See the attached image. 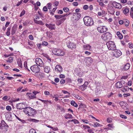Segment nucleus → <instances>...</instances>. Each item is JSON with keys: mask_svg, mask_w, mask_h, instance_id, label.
Instances as JSON below:
<instances>
[{"mask_svg": "<svg viewBox=\"0 0 133 133\" xmlns=\"http://www.w3.org/2000/svg\"><path fill=\"white\" fill-rule=\"evenodd\" d=\"M84 24L87 26H90L94 24V21L92 18L88 16L85 17L83 18Z\"/></svg>", "mask_w": 133, "mask_h": 133, "instance_id": "nucleus-1", "label": "nucleus"}, {"mask_svg": "<svg viewBox=\"0 0 133 133\" xmlns=\"http://www.w3.org/2000/svg\"><path fill=\"white\" fill-rule=\"evenodd\" d=\"M66 43L68 47L71 49H75L76 48V44L71 42L72 39L69 38H68L66 39Z\"/></svg>", "mask_w": 133, "mask_h": 133, "instance_id": "nucleus-2", "label": "nucleus"}, {"mask_svg": "<svg viewBox=\"0 0 133 133\" xmlns=\"http://www.w3.org/2000/svg\"><path fill=\"white\" fill-rule=\"evenodd\" d=\"M112 37V35L110 33L107 32L103 34L101 36V38L103 40L107 41L110 40Z\"/></svg>", "mask_w": 133, "mask_h": 133, "instance_id": "nucleus-3", "label": "nucleus"}, {"mask_svg": "<svg viewBox=\"0 0 133 133\" xmlns=\"http://www.w3.org/2000/svg\"><path fill=\"white\" fill-rule=\"evenodd\" d=\"M108 49L110 50H115L116 47L114 42L112 41H108L106 43Z\"/></svg>", "mask_w": 133, "mask_h": 133, "instance_id": "nucleus-4", "label": "nucleus"}, {"mask_svg": "<svg viewBox=\"0 0 133 133\" xmlns=\"http://www.w3.org/2000/svg\"><path fill=\"white\" fill-rule=\"evenodd\" d=\"M52 53L54 55L59 56H63L64 55V52L61 49H55L52 50Z\"/></svg>", "mask_w": 133, "mask_h": 133, "instance_id": "nucleus-5", "label": "nucleus"}, {"mask_svg": "<svg viewBox=\"0 0 133 133\" xmlns=\"http://www.w3.org/2000/svg\"><path fill=\"white\" fill-rule=\"evenodd\" d=\"M30 69L31 71L35 74L39 72L40 71V69L38 66L37 65H34L30 67Z\"/></svg>", "mask_w": 133, "mask_h": 133, "instance_id": "nucleus-6", "label": "nucleus"}, {"mask_svg": "<svg viewBox=\"0 0 133 133\" xmlns=\"http://www.w3.org/2000/svg\"><path fill=\"white\" fill-rule=\"evenodd\" d=\"M28 116H33L36 113V110L30 107H28Z\"/></svg>", "mask_w": 133, "mask_h": 133, "instance_id": "nucleus-7", "label": "nucleus"}, {"mask_svg": "<svg viewBox=\"0 0 133 133\" xmlns=\"http://www.w3.org/2000/svg\"><path fill=\"white\" fill-rule=\"evenodd\" d=\"M98 31L101 33H103L107 30V28L105 26H101L97 28Z\"/></svg>", "mask_w": 133, "mask_h": 133, "instance_id": "nucleus-8", "label": "nucleus"}, {"mask_svg": "<svg viewBox=\"0 0 133 133\" xmlns=\"http://www.w3.org/2000/svg\"><path fill=\"white\" fill-rule=\"evenodd\" d=\"M112 5L115 8L117 9H121L122 8V6L121 4L118 3L115 1L113 2L112 3Z\"/></svg>", "mask_w": 133, "mask_h": 133, "instance_id": "nucleus-9", "label": "nucleus"}, {"mask_svg": "<svg viewBox=\"0 0 133 133\" xmlns=\"http://www.w3.org/2000/svg\"><path fill=\"white\" fill-rule=\"evenodd\" d=\"M25 104L24 103H20L17 104L16 106V108L17 109L21 110L25 108Z\"/></svg>", "mask_w": 133, "mask_h": 133, "instance_id": "nucleus-10", "label": "nucleus"}, {"mask_svg": "<svg viewBox=\"0 0 133 133\" xmlns=\"http://www.w3.org/2000/svg\"><path fill=\"white\" fill-rule=\"evenodd\" d=\"M35 75L39 79L44 78L45 76V74L44 73L39 72L35 74Z\"/></svg>", "mask_w": 133, "mask_h": 133, "instance_id": "nucleus-11", "label": "nucleus"}, {"mask_svg": "<svg viewBox=\"0 0 133 133\" xmlns=\"http://www.w3.org/2000/svg\"><path fill=\"white\" fill-rule=\"evenodd\" d=\"M35 62L37 65L41 66L43 65V63L41 59H35Z\"/></svg>", "mask_w": 133, "mask_h": 133, "instance_id": "nucleus-12", "label": "nucleus"}, {"mask_svg": "<svg viewBox=\"0 0 133 133\" xmlns=\"http://www.w3.org/2000/svg\"><path fill=\"white\" fill-rule=\"evenodd\" d=\"M62 68L59 65H57L55 68V70L57 72V73H61L62 71Z\"/></svg>", "mask_w": 133, "mask_h": 133, "instance_id": "nucleus-13", "label": "nucleus"}, {"mask_svg": "<svg viewBox=\"0 0 133 133\" xmlns=\"http://www.w3.org/2000/svg\"><path fill=\"white\" fill-rule=\"evenodd\" d=\"M78 20V18H77L76 17H72L71 18V21L73 24L75 26L77 25L76 23Z\"/></svg>", "mask_w": 133, "mask_h": 133, "instance_id": "nucleus-14", "label": "nucleus"}, {"mask_svg": "<svg viewBox=\"0 0 133 133\" xmlns=\"http://www.w3.org/2000/svg\"><path fill=\"white\" fill-rule=\"evenodd\" d=\"M26 95L28 96L30 99H32L35 98L36 97L33 92L32 93H27Z\"/></svg>", "mask_w": 133, "mask_h": 133, "instance_id": "nucleus-15", "label": "nucleus"}, {"mask_svg": "<svg viewBox=\"0 0 133 133\" xmlns=\"http://www.w3.org/2000/svg\"><path fill=\"white\" fill-rule=\"evenodd\" d=\"M1 125L2 129V127H4L6 129H8L9 127L6 124L3 120L2 121Z\"/></svg>", "mask_w": 133, "mask_h": 133, "instance_id": "nucleus-16", "label": "nucleus"}, {"mask_svg": "<svg viewBox=\"0 0 133 133\" xmlns=\"http://www.w3.org/2000/svg\"><path fill=\"white\" fill-rule=\"evenodd\" d=\"M121 55L122 52L119 50H117L115 53L114 54L115 57L116 58L119 57Z\"/></svg>", "mask_w": 133, "mask_h": 133, "instance_id": "nucleus-17", "label": "nucleus"}, {"mask_svg": "<svg viewBox=\"0 0 133 133\" xmlns=\"http://www.w3.org/2000/svg\"><path fill=\"white\" fill-rule=\"evenodd\" d=\"M44 70L45 72L49 73L50 70V68L49 66H44Z\"/></svg>", "mask_w": 133, "mask_h": 133, "instance_id": "nucleus-18", "label": "nucleus"}, {"mask_svg": "<svg viewBox=\"0 0 133 133\" xmlns=\"http://www.w3.org/2000/svg\"><path fill=\"white\" fill-rule=\"evenodd\" d=\"M91 46L89 44H85L83 45V49L84 50H90Z\"/></svg>", "mask_w": 133, "mask_h": 133, "instance_id": "nucleus-19", "label": "nucleus"}, {"mask_svg": "<svg viewBox=\"0 0 133 133\" xmlns=\"http://www.w3.org/2000/svg\"><path fill=\"white\" fill-rule=\"evenodd\" d=\"M17 28L16 26H13L12 28L11 33L12 35H13L15 33L17 30Z\"/></svg>", "mask_w": 133, "mask_h": 133, "instance_id": "nucleus-20", "label": "nucleus"}, {"mask_svg": "<svg viewBox=\"0 0 133 133\" xmlns=\"http://www.w3.org/2000/svg\"><path fill=\"white\" fill-rule=\"evenodd\" d=\"M122 85L120 82H118L116 84V87L118 88H120L122 87Z\"/></svg>", "mask_w": 133, "mask_h": 133, "instance_id": "nucleus-21", "label": "nucleus"}, {"mask_svg": "<svg viewBox=\"0 0 133 133\" xmlns=\"http://www.w3.org/2000/svg\"><path fill=\"white\" fill-rule=\"evenodd\" d=\"M87 87V86L83 84L82 85L79 86V89L81 91H83L86 89Z\"/></svg>", "mask_w": 133, "mask_h": 133, "instance_id": "nucleus-22", "label": "nucleus"}, {"mask_svg": "<svg viewBox=\"0 0 133 133\" xmlns=\"http://www.w3.org/2000/svg\"><path fill=\"white\" fill-rule=\"evenodd\" d=\"M56 107L57 110L63 112L65 111L64 109L62 107L58 105H57Z\"/></svg>", "mask_w": 133, "mask_h": 133, "instance_id": "nucleus-23", "label": "nucleus"}, {"mask_svg": "<svg viewBox=\"0 0 133 133\" xmlns=\"http://www.w3.org/2000/svg\"><path fill=\"white\" fill-rule=\"evenodd\" d=\"M17 63L18 64L19 67L22 68V61L21 59H17Z\"/></svg>", "mask_w": 133, "mask_h": 133, "instance_id": "nucleus-24", "label": "nucleus"}, {"mask_svg": "<svg viewBox=\"0 0 133 133\" xmlns=\"http://www.w3.org/2000/svg\"><path fill=\"white\" fill-rule=\"evenodd\" d=\"M130 64L128 63H127L125 65L124 68L125 70H127L130 68Z\"/></svg>", "mask_w": 133, "mask_h": 133, "instance_id": "nucleus-25", "label": "nucleus"}, {"mask_svg": "<svg viewBox=\"0 0 133 133\" xmlns=\"http://www.w3.org/2000/svg\"><path fill=\"white\" fill-rule=\"evenodd\" d=\"M65 118L66 119L68 118H72V115L69 113L68 114H67L66 115L64 116Z\"/></svg>", "mask_w": 133, "mask_h": 133, "instance_id": "nucleus-26", "label": "nucleus"}, {"mask_svg": "<svg viewBox=\"0 0 133 133\" xmlns=\"http://www.w3.org/2000/svg\"><path fill=\"white\" fill-rule=\"evenodd\" d=\"M11 29V27H9L7 29V31L6 33V35L8 36H9L10 34V30Z\"/></svg>", "mask_w": 133, "mask_h": 133, "instance_id": "nucleus-27", "label": "nucleus"}, {"mask_svg": "<svg viewBox=\"0 0 133 133\" xmlns=\"http://www.w3.org/2000/svg\"><path fill=\"white\" fill-rule=\"evenodd\" d=\"M102 125L101 124H100L99 123H97V122H96L94 123V124L92 125V127H101Z\"/></svg>", "mask_w": 133, "mask_h": 133, "instance_id": "nucleus-28", "label": "nucleus"}, {"mask_svg": "<svg viewBox=\"0 0 133 133\" xmlns=\"http://www.w3.org/2000/svg\"><path fill=\"white\" fill-rule=\"evenodd\" d=\"M117 35L118 36L120 39H122L123 38V36L120 33V32L119 31L117 32Z\"/></svg>", "mask_w": 133, "mask_h": 133, "instance_id": "nucleus-29", "label": "nucleus"}, {"mask_svg": "<svg viewBox=\"0 0 133 133\" xmlns=\"http://www.w3.org/2000/svg\"><path fill=\"white\" fill-rule=\"evenodd\" d=\"M71 105L74 106L75 107H78V105L75 103L74 101H71Z\"/></svg>", "mask_w": 133, "mask_h": 133, "instance_id": "nucleus-30", "label": "nucleus"}, {"mask_svg": "<svg viewBox=\"0 0 133 133\" xmlns=\"http://www.w3.org/2000/svg\"><path fill=\"white\" fill-rule=\"evenodd\" d=\"M129 11V9L126 8L123 10V12L124 14H126L128 13Z\"/></svg>", "mask_w": 133, "mask_h": 133, "instance_id": "nucleus-31", "label": "nucleus"}, {"mask_svg": "<svg viewBox=\"0 0 133 133\" xmlns=\"http://www.w3.org/2000/svg\"><path fill=\"white\" fill-rule=\"evenodd\" d=\"M129 22L128 20L126 19L124 20V24L126 26H128L129 24Z\"/></svg>", "mask_w": 133, "mask_h": 133, "instance_id": "nucleus-32", "label": "nucleus"}, {"mask_svg": "<svg viewBox=\"0 0 133 133\" xmlns=\"http://www.w3.org/2000/svg\"><path fill=\"white\" fill-rule=\"evenodd\" d=\"M54 17L56 19H60L62 17V15H55Z\"/></svg>", "mask_w": 133, "mask_h": 133, "instance_id": "nucleus-33", "label": "nucleus"}, {"mask_svg": "<svg viewBox=\"0 0 133 133\" xmlns=\"http://www.w3.org/2000/svg\"><path fill=\"white\" fill-rule=\"evenodd\" d=\"M129 88H128L127 87L125 86L123 88L122 90L123 92H124L125 91H127V90H129Z\"/></svg>", "mask_w": 133, "mask_h": 133, "instance_id": "nucleus-34", "label": "nucleus"}, {"mask_svg": "<svg viewBox=\"0 0 133 133\" xmlns=\"http://www.w3.org/2000/svg\"><path fill=\"white\" fill-rule=\"evenodd\" d=\"M25 110H23L24 112V113L26 114H28V107H25V108L24 109Z\"/></svg>", "mask_w": 133, "mask_h": 133, "instance_id": "nucleus-35", "label": "nucleus"}, {"mask_svg": "<svg viewBox=\"0 0 133 133\" xmlns=\"http://www.w3.org/2000/svg\"><path fill=\"white\" fill-rule=\"evenodd\" d=\"M44 103L45 104L48 105L49 103L50 104H51L52 103L50 100H45Z\"/></svg>", "mask_w": 133, "mask_h": 133, "instance_id": "nucleus-36", "label": "nucleus"}, {"mask_svg": "<svg viewBox=\"0 0 133 133\" xmlns=\"http://www.w3.org/2000/svg\"><path fill=\"white\" fill-rule=\"evenodd\" d=\"M81 16V14L79 13H77L76 14V16H74L76 17L79 20Z\"/></svg>", "mask_w": 133, "mask_h": 133, "instance_id": "nucleus-37", "label": "nucleus"}, {"mask_svg": "<svg viewBox=\"0 0 133 133\" xmlns=\"http://www.w3.org/2000/svg\"><path fill=\"white\" fill-rule=\"evenodd\" d=\"M97 56L99 58H104V57H103V54H97Z\"/></svg>", "mask_w": 133, "mask_h": 133, "instance_id": "nucleus-38", "label": "nucleus"}, {"mask_svg": "<svg viewBox=\"0 0 133 133\" xmlns=\"http://www.w3.org/2000/svg\"><path fill=\"white\" fill-rule=\"evenodd\" d=\"M52 4L51 3H48L46 5L47 7L49 9H50L51 7Z\"/></svg>", "mask_w": 133, "mask_h": 133, "instance_id": "nucleus-39", "label": "nucleus"}, {"mask_svg": "<svg viewBox=\"0 0 133 133\" xmlns=\"http://www.w3.org/2000/svg\"><path fill=\"white\" fill-rule=\"evenodd\" d=\"M66 19V18L65 17H64L61 18V19H60L59 20V21L60 23H61L62 24L64 22V21Z\"/></svg>", "mask_w": 133, "mask_h": 133, "instance_id": "nucleus-40", "label": "nucleus"}, {"mask_svg": "<svg viewBox=\"0 0 133 133\" xmlns=\"http://www.w3.org/2000/svg\"><path fill=\"white\" fill-rule=\"evenodd\" d=\"M54 26H55V25H52L51 24H50V26H49V28L51 30H54L55 29V28L54 27Z\"/></svg>", "mask_w": 133, "mask_h": 133, "instance_id": "nucleus-41", "label": "nucleus"}, {"mask_svg": "<svg viewBox=\"0 0 133 133\" xmlns=\"http://www.w3.org/2000/svg\"><path fill=\"white\" fill-rule=\"evenodd\" d=\"M13 55L14 54L12 53H11L9 54H5L4 55V56L5 57H8L10 56H13Z\"/></svg>", "mask_w": 133, "mask_h": 133, "instance_id": "nucleus-42", "label": "nucleus"}, {"mask_svg": "<svg viewBox=\"0 0 133 133\" xmlns=\"http://www.w3.org/2000/svg\"><path fill=\"white\" fill-rule=\"evenodd\" d=\"M29 133H37L36 131L33 129H31L29 131Z\"/></svg>", "mask_w": 133, "mask_h": 133, "instance_id": "nucleus-43", "label": "nucleus"}, {"mask_svg": "<svg viewBox=\"0 0 133 133\" xmlns=\"http://www.w3.org/2000/svg\"><path fill=\"white\" fill-rule=\"evenodd\" d=\"M88 32L86 30H84L82 32V34L84 36L87 35Z\"/></svg>", "mask_w": 133, "mask_h": 133, "instance_id": "nucleus-44", "label": "nucleus"}, {"mask_svg": "<svg viewBox=\"0 0 133 133\" xmlns=\"http://www.w3.org/2000/svg\"><path fill=\"white\" fill-rule=\"evenodd\" d=\"M28 45L31 46H33L34 45V43L31 41H28Z\"/></svg>", "mask_w": 133, "mask_h": 133, "instance_id": "nucleus-45", "label": "nucleus"}, {"mask_svg": "<svg viewBox=\"0 0 133 133\" xmlns=\"http://www.w3.org/2000/svg\"><path fill=\"white\" fill-rule=\"evenodd\" d=\"M48 44V43L47 42L45 41L43 42L42 43V45L45 46H47Z\"/></svg>", "mask_w": 133, "mask_h": 133, "instance_id": "nucleus-46", "label": "nucleus"}, {"mask_svg": "<svg viewBox=\"0 0 133 133\" xmlns=\"http://www.w3.org/2000/svg\"><path fill=\"white\" fill-rule=\"evenodd\" d=\"M25 14V11L24 10H23V11L21 12L20 15V17H22Z\"/></svg>", "mask_w": 133, "mask_h": 133, "instance_id": "nucleus-47", "label": "nucleus"}, {"mask_svg": "<svg viewBox=\"0 0 133 133\" xmlns=\"http://www.w3.org/2000/svg\"><path fill=\"white\" fill-rule=\"evenodd\" d=\"M63 10L65 12H68L69 10V9L67 8H64L63 9Z\"/></svg>", "mask_w": 133, "mask_h": 133, "instance_id": "nucleus-48", "label": "nucleus"}, {"mask_svg": "<svg viewBox=\"0 0 133 133\" xmlns=\"http://www.w3.org/2000/svg\"><path fill=\"white\" fill-rule=\"evenodd\" d=\"M6 109L7 110H8L9 111H10L11 109V107L9 105L6 106Z\"/></svg>", "mask_w": 133, "mask_h": 133, "instance_id": "nucleus-49", "label": "nucleus"}, {"mask_svg": "<svg viewBox=\"0 0 133 133\" xmlns=\"http://www.w3.org/2000/svg\"><path fill=\"white\" fill-rule=\"evenodd\" d=\"M37 24L41 25H43L44 24V23L43 22L41 21H38Z\"/></svg>", "mask_w": 133, "mask_h": 133, "instance_id": "nucleus-50", "label": "nucleus"}, {"mask_svg": "<svg viewBox=\"0 0 133 133\" xmlns=\"http://www.w3.org/2000/svg\"><path fill=\"white\" fill-rule=\"evenodd\" d=\"M120 117L121 118L123 119H126L127 118V117L126 116L123 115H120Z\"/></svg>", "mask_w": 133, "mask_h": 133, "instance_id": "nucleus-51", "label": "nucleus"}, {"mask_svg": "<svg viewBox=\"0 0 133 133\" xmlns=\"http://www.w3.org/2000/svg\"><path fill=\"white\" fill-rule=\"evenodd\" d=\"M53 98H55L54 100L56 101H57L59 100V99L58 98V97H57L56 95H54L53 97Z\"/></svg>", "mask_w": 133, "mask_h": 133, "instance_id": "nucleus-52", "label": "nucleus"}, {"mask_svg": "<svg viewBox=\"0 0 133 133\" xmlns=\"http://www.w3.org/2000/svg\"><path fill=\"white\" fill-rule=\"evenodd\" d=\"M77 81L78 82V83L79 84V83H81L82 82L83 80L82 78H78Z\"/></svg>", "mask_w": 133, "mask_h": 133, "instance_id": "nucleus-53", "label": "nucleus"}, {"mask_svg": "<svg viewBox=\"0 0 133 133\" xmlns=\"http://www.w3.org/2000/svg\"><path fill=\"white\" fill-rule=\"evenodd\" d=\"M130 95V94L129 93L127 94H123V96L124 97H127V96H129Z\"/></svg>", "mask_w": 133, "mask_h": 133, "instance_id": "nucleus-54", "label": "nucleus"}, {"mask_svg": "<svg viewBox=\"0 0 133 133\" xmlns=\"http://www.w3.org/2000/svg\"><path fill=\"white\" fill-rule=\"evenodd\" d=\"M56 25H59L61 24L59 20L56 21Z\"/></svg>", "mask_w": 133, "mask_h": 133, "instance_id": "nucleus-55", "label": "nucleus"}, {"mask_svg": "<svg viewBox=\"0 0 133 133\" xmlns=\"http://www.w3.org/2000/svg\"><path fill=\"white\" fill-rule=\"evenodd\" d=\"M43 10L44 11H48V8L46 6H44L43 7Z\"/></svg>", "mask_w": 133, "mask_h": 133, "instance_id": "nucleus-56", "label": "nucleus"}, {"mask_svg": "<svg viewBox=\"0 0 133 133\" xmlns=\"http://www.w3.org/2000/svg\"><path fill=\"white\" fill-rule=\"evenodd\" d=\"M65 82V81L64 79H61L60 81V83L61 84H64Z\"/></svg>", "mask_w": 133, "mask_h": 133, "instance_id": "nucleus-57", "label": "nucleus"}, {"mask_svg": "<svg viewBox=\"0 0 133 133\" xmlns=\"http://www.w3.org/2000/svg\"><path fill=\"white\" fill-rule=\"evenodd\" d=\"M107 121L108 123H111L112 122V119L111 118H108L107 119Z\"/></svg>", "mask_w": 133, "mask_h": 133, "instance_id": "nucleus-58", "label": "nucleus"}, {"mask_svg": "<svg viewBox=\"0 0 133 133\" xmlns=\"http://www.w3.org/2000/svg\"><path fill=\"white\" fill-rule=\"evenodd\" d=\"M88 6L86 5H85L83 6V9L84 10H87L88 8Z\"/></svg>", "mask_w": 133, "mask_h": 133, "instance_id": "nucleus-59", "label": "nucleus"}, {"mask_svg": "<svg viewBox=\"0 0 133 133\" xmlns=\"http://www.w3.org/2000/svg\"><path fill=\"white\" fill-rule=\"evenodd\" d=\"M29 39L31 40H32L34 39L32 35H29Z\"/></svg>", "mask_w": 133, "mask_h": 133, "instance_id": "nucleus-60", "label": "nucleus"}, {"mask_svg": "<svg viewBox=\"0 0 133 133\" xmlns=\"http://www.w3.org/2000/svg\"><path fill=\"white\" fill-rule=\"evenodd\" d=\"M129 48H133V44L131 43H129Z\"/></svg>", "mask_w": 133, "mask_h": 133, "instance_id": "nucleus-61", "label": "nucleus"}, {"mask_svg": "<svg viewBox=\"0 0 133 133\" xmlns=\"http://www.w3.org/2000/svg\"><path fill=\"white\" fill-rule=\"evenodd\" d=\"M100 91V90L99 89H98V88H96L95 90V92L96 93H98Z\"/></svg>", "mask_w": 133, "mask_h": 133, "instance_id": "nucleus-62", "label": "nucleus"}, {"mask_svg": "<svg viewBox=\"0 0 133 133\" xmlns=\"http://www.w3.org/2000/svg\"><path fill=\"white\" fill-rule=\"evenodd\" d=\"M82 121L86 124H88L89 123V121L87 120L82 119Z\"/></svg>", "mask_w": 133, "mask_h": 133, "instance_id": "nucleus-63", "label": "nucleus"}, {"mask_svg": "<svg viewBox=\"0 0 133 133\" xmlns=\"http://www.w3.org/2000/svg\"><path fill=\"white\" fill-rule=\"evenodd\" d=\"M54 6H57L59 4V2L58 1H56L54 3Z\"/></svg>", "mask_w": 133, "mask_h": 133, "instance_id": "nucleus-64", "label": "nucleus"}]
</instances>
